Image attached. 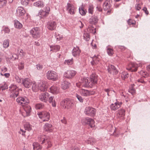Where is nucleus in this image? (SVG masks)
Returning <instances> with one entry per match:
<instances>
[{"label":"nucleus","mask_w":150,"mask_h":150,"mask_svg":"<svg viewBox=\"0 0 150 150\" xmlns=\"http://www.w3.org/2000/svg\"><path fill=\"white\" fill-rule=\"evenodd\" d=\"M97 76L96 74H93L90 78H83L81 82V85L85 87H92L97 83Z\"/></svg>","instance_id":"f257e3e1"},{"label":"nucleus","mask_w":150,"mask_h":150,"mask_svg":"<svg viewBox=\"0 0 150 150\" xmlns=\"http://www.w3.org/2000/svg\"><path fill=\"white\" fill-rule=\"evenodd\" d=\"M16 101L19 103L20 105L22 106H26L24 108L28 115H29L31 112V108L30 106L27 105L29 103V100L26 97H20L18 98L16 100Z\"/></svg>","instance_id":"f03ea898"},{"label":"nucleus","mask_w":150,"mask_h":150,"mask_svg":"<svg viewBox=\"0 0 150 150\" xmlns=\"http://www.w3.org/2000/svg\"><path fill=\"white\" fill-rule=\"evenodd\" d=\"M38 139L40 143L41 144H44L47 148L51 147L52 146L50 138L48 136L44 135H39Z\"/></svg>","instance_id":"7ed1b4c3"},{"label":"nucleus","mask_w":150,"mask_h":150,"mask_svg":"<svg viewBox=\"0 0 150 150\" xmlns=\"http://www.w3.org/2000/svg\"><path fill=\"white\" fill-rule=\"evenodd\" d=\"M60 105L64 109H69L73 107L74 101L67 98L64 99L61 101Z\"/></svg>","instance_id":"20e7f679"},{"label":"nucleus","mask_w":150,"mask_h":150,"mask_svg":"<svg viewBox=\"0 0 150 150\" xmlns=\"http://www.w3.org/2000/svg\"><path fill=\"white\" fill-rule=\"evenodd\" d=\"M9 88V90L11 92L10 97L13 98L16 97L18 95L19 90H21L17 87L16 85L13 84H11Z\"/></svg>","instance_id":"39448f33"},{"label":"nucleus","mask_w":150,"mask_h":150,"mask_svg":"<svg viewBox=\"0 0 150 150\" xmlns=\"http://www.w3.org/2000/svg\"><path fill=\"white\" fill-rule=\"evenodd\" d=\"M38 115L40 118L42 119L43 122L48 121L50 119V113L46 111L38 112Z\"/></svg>","instance_id":"423d86ee"},{"label":"nucleus","mask_w":150,"mask_h":150,"mask_svg":"<svg viewBox=\"0 0 150 150\" xmlns=\"http://www.w3.org/2000/svg\"><path fill=\"white\" fill-rule=\"evenodd\" d=\"M46 76L49 80L53 81L56 80L58 78L57 74L53 71H49L46 73Z\"/></svg>","instance_id":"0eeeda50"},{"label":"nucleus","mask_w":150,"mask_h":150,"mask_svg":"<svg viewBox=\"0 0 150 150\" xmlns=\"http://www.w3.org/2000/svg\"><path fill=\"white\" fill-rule=\"evenodd\" d=\"M85 114L89 116H94L96 113V109L91 107H86L84 111Z\"/></svg>","instance_id":"6e6552de"},{"label":"nucleus","mask_w":150,"mask_h":150,"mask_svg":"<svg viewBox=\"0 0 150 150\" xmlns=\"http://www.w3.org/2000/svg\"><path fill=\"white\" fill-rule=\"evenodd\" d=\"M30 33L33 38H38L40 37V30L38 27L32 28L30 30Z\"/></svg>","instance_id":"1a4fd4ad"},{"label":"nucleus","mask_w":150,"mask_h":150,"mask_svg":"<svg viewBox=\"0 0 150 150\" xmlns=\"http://www.w3.org/2000/svg\"><path fill=\"white\" fill-rule=\"evenodd\" d=\"M82 122L84 124L88 125L91 128L95 126L94 120L88 117H86L83 119L81 120Z\"/></svg>","instance_id":"9d476101"},{"label":"nucleus","mask_w":150,"mask_h":150,"mask_svg":"<svg viewBox=\"0 0 150 150\" xmlns=\"http://www.w3.org/2000/svg\"><path fill=\"white\" fill-rule=\"evenodd\" d=\"M45 10H41L39 11L38 16H40L41 18H44L46 17L49 14V12L50 10V8L49 7H47L45 8Z\"/></svg>","instance_id":"9b49d317"},{"label":"nucleus","mask_w":150,"mask_h":150,"mask_svg":"<svg viewBox=\"0 0 150 150\" xmlns=\"http://www.w3.org/2000/svg\"><path fill=\"white\" fill-rule=\"evenodd\" d=\"M76 73V71L74 70H68L64 73V76L66 78L70 79L73 77L75 76Z\"/></svg>","instance_id":"f8f14e48"},{"label":"nucleus","mask_w":150,"mask_h":150,"mask_svg":"<svg viewBox=\"0 0 150 150\" xmlns=\"http://www.w3.org/2000/svg\"><path fill=\"white\" fill-rule=\"evenodd\" d=\"M33 83L29 78H25L22 80V84L26 88H29L32 85Z\"/></svg>","instance_id":"ddd939ff"},{"label":"nucleus","mask_w":150,"mask_h":150,"mask_svg":"<svg viewBox=\"0 0 150 150\" xmlns=\"http://www.w3.org/2000/svg\"><path fill=\"white\" fill-rule=\"evenodd\" d=\"M107 70L109 73H112L113 75L117 74L118 72V71L116 69L115 67L112 65H109L108 66Z\"/></svg>","instance_id":"4468645a"},{"label":"nucleus","mask_w":150,"mask_h":150,"mask_svg":"<svg viewBox=\"0 0 150 150\" xmlns=\"http://www.w3.org/2000/svg\"><path fill=\"white\" fill-rule=\"evenodd\" d=\"M56 25L57 23L55 21H50L47 23L46 27L48 29L52 30L55 29Z\"/></svg>","instance_id":"2eb2a0df"},{"label":"nucleus","mask_w":150,"mask_h":150,"mask_svg":"<svg viewBox=\"0 0 150 150\" xmlns=\"http://www.w3.org/2000/svg\"><path fill=\"white\" fill-rule=\"evenodd\" d=\"M49 96V94L47 93H42L39 96V100L44 102H46L48 100Z\"/></svg>","instance_id":"dca6fc26"},{"label":"nucleus","mask_w":150,"mask_h":150,"mask_svg":"<svg viewBox=\"0 0 150 150\" xmlns=\"http://www.w3.org/2000/svg\"><path fill=\"white\" fill-rule=\"evenodd\" d=\"M72 54L75 57L79 56L81 53V50L78 47H74L72 51Z\"/></svg>","instance_id":"f3484780"},{"label":"nucleus","mask_w":150,"mask_h":150,"mask_svg":"<svg viewBox=\"0 0 150 150\" xmlns=\"http://www.w3.org/2000/svg\"><path fill=\"white\" fill-rule=\"evenodd\" d=\"M81 95L84 96H87L93 94L94 93L91 91L82 89L80 90Z\"/></svg>","instance_id":"a211bd4d"},{"label":"nucleus","mask_w":150,"mask_h":150,"mask_svg":"<svg viewBox=\"0 0 150 150\" xmlns=\"http://www.w3.org/2000/svg\"><path fill=\"white\" fill-rule=\"evenodd\" d=\"M25 9L21 7H18L17 9L16 14L18 16H23L25 14Z\"/></svg>","instance_id":"6ab92c4d"},{"label":"nucleus","mask_w":150,"mask_h":150,"mask_svg":"<svg viewBox=\"0 0 150 150\" xmlns=\"http://www.w3.org/2000/svg\"><path fill=\"white\" fill-rule=\"evenodd\" d=\"M67 10L71 14H73L74 13L75 8L73 5L68 3L67 6Z\"/></svg>","instance_id":"aec40b11"},{"label":"nucleus","mask_w":150,"mask_h":150,"mask_svg":"<svg viewBox=\"0 0 150 150\" xmlns=\"http://www.w3.org/2000/svg\"><path fill=\"white\" fill-rule=\"evenodd\" d=\"M50 89V92L54 94H57L59 92V88L55 85L52 86Z\"/></svg>","instance_id":"412c9836"},{"label":"nucleus","mask_w":150,"mask_h":150,"mask_svg":"<svg viewBox=\"0 0 150 150\" xmlns=\"http://www.w3.org/2000/svg\"><path fill=\"white\" fill-rule=\"evenodd\" d=\"M38 90L42 91H45L47 90L46 85L42 81H40L39 83Z\"/></svg>","instance_id":"4be33fe9"},{"label":"nucleus","mask_w":150,"mask_h":150,"mask_svg":"<svg viewBox=\"0 0 150 150\" xmlns=\"http://www.w3.org/2000/svg\"><path fill=\"white\" fill-rule=\"evenodd\" d=\"M138 68L137 65L135 63H132L129 66L127 69L131 71H136L137 70Z\"/></svg>","instance_id":"5701e85b"},{"label":"nucleus","mask_w":150,"mask_h":150,"mask_svg":"<svg viewBox=\"0 0 150 150\" xmlns=\"http://www.w3.org/2000/svg\"><path fill=\"white\" fill-rule=\"evenodd\" d=\"M111 2L112 0H106L103 5V7L104 10H106L110 8L111 6L110 3Z\"/></svg>","instance_id":"b1692460"},{"label":"nucleus","mask_w":150,"mask_h":150,"mask_svg":"<svg viewBox=\"0 0 150 150\" xmlns=\"http://www.w3.org/2000/svg\"><path fill=\"white\" fill-rule=\"evenodd\" d=\"M44 130L45 131L51 132L52 131L53 128L52 125L48 123H46L44 126Z\"/></svg>","instance_id":"393cba45"},{"label":"nucleus","mask_w":150,"mask_h":150,"mask_svg":"<svg viewBox=\"0 0 150 150\" xmlns=\"http://www.w3.org/2000/svg\"><path fill=\"white\" fill-rule=\"evenodd\" d=\"M125 110L123 109H121L118 111L117 114L116 116L117 118H120L121 117L122 119L123 117L125 115Z\"/></svg>","instance_id":"a878e982"},{"label":"nucleus","mask_w":150,"mask_h":150,"mask_svg":"<svg viewBox=\"0 0 150 150\" xmlns=\"http://www.w3.org/2000/svg\"><path fill=\"white\" fill-rule=\"evenodd\" d=\"M98 19L97 16H93L89 20V22L91 24H95L98 22Z\"/></svg>","instance_id":"bb28decb"},{"label":"nucleus","mask_w":150,"mask_h":150,"mask_svg":"<svg viewBox=\"0 0 150 150\" xmlns=\"http://www.w3.org/2000/svg\"><path fill=\"white\" fill-rule=\"evenodd\" d=\"M110 108L112 110L115 111L120 107V105L117 104V102L112 103L110 105Z\"/></svg>","instance_id":"cd10ccee"},{"label":"nucleus","mask_w":150,"mask_h":150,"mask_svg":"<svg viewBox=\"0 0 150 150\" xmlns=\"http://www.w3.org/2000/svg\"><path fill=\"white\" fill-rule=\"evenodd\" d=\"M51 48L50 51L53 52H56L59 50L60 46L59 45H52L50 46Z\"/></svg>","instance_id":"c85d7f7f"},{"label":"nucleus","mask_w":150,"mask_h":150,"mask_svg":"<svg viewBox=\"0 0 150 150\" xmlns=\"http://www.w3.org/2000/svg\"><path fill=\"white\" fill-rule=\"evenodd\" d=\"M34 6L39 8H42L44 6L43 2L42 1H38L33 4Z\"/></svg>","instance_id":"c756f323"},{"label":"nucleus","mask_w":150,"mask_h":150,"mask_svg":"<svg viewBox=\"0 0 150 150\" xmlns=\"http://www.w3.org/2000/svg\"><path fill=\"white\" fill-rule=\"evenodd\" d=\"M98 56L94 55L93 57V61H91V63L92 65H93L94 64H98L99 61V59L98 57Z\"/></svg>","instance_id":"7c9ffc66"},{"label":"nucleus","mask_w":150,"mask_h":150,"mask_svg":"<svg viewBox=\"0 0 150 150\" xmlns=\"http://www.w3.org/2000/svg\"><path fill=\"white\" fill-rule=\"evenodd\" d=\"M69 83L67 81H64L62 83V88L64 90L69 88Z\"/></svg>","instance_id":"2f4dec72"},{"label":"nucleus","mask_w":150,"mask_h":150,"mask_svg":"<svg viewBox=\"0 0 150 150\" xmlns=\"http://www.w3.org/2000/svg\"><path fill=\"white\" fill-rule=\"evenodd\" d=\"M14 25L15 28L20 29L22 27V25L18 20H15L14 21Z\"/></svg>","instance_id":"473e14b6"},{"label":"nucleus","mask_w":150,"mask_h":150,"mask_svg":"<svg viewBox=\"0 0 150 150\" xmlns=\"http://www.w3.org/2000/svg\"><path fill=\"white\" fill-rule=\"evenodd\" d=\"M32 125L29 122H26L24 124V128L25 130L30 131L32 129Z\"/></svg>","instance_id":"72a5a7b5"},{"label":"nucleus","mask_w":150,"mask_h":150,"mask_svg":"<svg viewBox=\"0 0 150 150\" xmlns=\"http://www.w3.org/2000/svg\"><path fill=\"white\" fill-rule=\"evenodd\" d=\"M86 142L87 144L92 145L95 144L96 141V140L93 138L89 137Z\"/></svg>","instance_id":"f704fd0d"},{"label":"nucleus","mask_w":150,"mask_h":150,"mask_svg":"<svg viewBox=\"0 0 150 150\" xmlns=\"http://www.w3.org/2000/svg\"><path fill=\"white\" fill-rule=\"evenodd\" d=\"M33 149L35 150H41L42 147L38 143H35L33 144Z\"/></svg>","instance_id":"c9c22d12"},{"label":"nucleus","mask_w":150,"mask_h":150,"mask_svg":"<svg viewBox=\"0 0 150 150\" xmlns=\"http://www.w3.org/2000/svg\"><path fill=\"white\" fill-rule=\"evenodd\" d=\"M107 51L108 54L110 56H112L114 53L113 50L112 49L110 48L109 46L106 47Z\"/></svg>","instance_id":"e433bc0d"},{"label":"nucleus","mask_w":150,"mask_h":150,"mask_svg":"<svg viewBox=\"0 0 150 150\" xmlns=\"http://www.w3.org/2000/svg\"><path fill=\"white\" fill-rule=\"evenodd\" d=\"M44 105L42 103H39L35 105V107L36 109H41L44 107Z\"/></svg>","instance_id":"4c0bfd02"},{"label":"nucleus","mask_w":150,"mask_h":150,"mask_svg":"<svg viewBox=\"0 0 150 150\" xmlns=\"http://www.w3.org/2000/svg\"><path fill=\"white\" fill-rule=\"evenodd\" d=\"M49 98V101L50 103H52V105L53 107L56 106V104L55 101L54 100H53L54 96H51L50 97H48Z\"/></svg>","instance_id":"58836bf2"},{"label":"nucleus","mask_w":150,"mask_h":150,"mask_svg":"<svg viewBox=\"0 0 150 150\" xmlns=\"http://www.w3.org/2000/svg\"><path fill=\"white\" fill-rule=\"evenodd\" d=\"M32 89L35 92H37L38 90L39 84L38 85L35 83H33Z\"/></svg>","instance_id":"ea45409f"},{"label":"nucleus","mask_w":150,"mask_h":150,"mask_svg":"<svg viewBox=\"0 0 150 150\" xmlns=\"http://www.w3.org/2000/svg\"><path fill=\"white\" fill-rule=\"evenodd\" d=\"M9 40L8 39L5 40L3 42V47L4 48H7L9 46Z\"/></svg>","instance_id":"a19ab883"},{"label":"nucleus","mask_w":150,"mask_h":150,"mask_svg":"<svg viewBox=\"0 0 150 150\" xmlns=\"http://www.w3.org/2000/svg\"><path fill=\"white\" fill-rule=\"evenodd\" d=\"M139 74L145 78L148 77L149 76V74L147 72L143 71H140Z\"/></svg>","instance_id":"79ce46f5"},{"label":"nucleus","mask_w":150,"mask_h":150,"mask_svg":"<svg viewBox=\"0 0 150 150\" xmlns=\"http://www.w3.org/2000/svg\"><path fill=\"white\" fill-rule=\"evenodd\" d=\"M73 59L71 58V59H69L67 60H65L64 63L68 65H71L73 64Z\"/></svg>","instance_id":"37998d69"},{"label":"nucleus","mask_w":150,"mask_h":150,"mask_svg":"<svg viewBox=\"0 0 150 150\" xmlns=\"http://www.w3.org/2000/svg\"><path fill=\"white\" fill-rule=\"evenodd\" d=\"M129 76V74L126 72H123L121 75L122 79L124 80L127 78Z\"/></svg>","instance_id":"c03bdc74"},{"label":"nucleus","mask_w":150,"mask_h":150,"mask_svg":"<svg viewBox=\"0 0 150 150\" xmlns=\"http://www.w3.org/2000/svg\"><path fill=\"white\" fill-rule=\"evenodd\" d=\"M79 11L80 13L82 15L84 16L85 15L86 13V10H84L83 8H79Z\"/></svg>","instance_id":"a18cd8bd"},{"label":"nucleus","mask_w":150,"mask_h":150,"mask_svg":"<svg viewBox=\"0 0 150 150\" xmlns=\"http://www.w3.org/2000/svg\"><path fill=\"white\" fill-rule=\"evenodd\" d=\"M93 7L92 5H89L88 8V12L89 13L92 14L93 12Z\"/></svg>","instance_id":"49530a36"},{"label":"nucleus","mask_w":150,"mask_h":150,"mask_svg":"<svg viewBox=\"0 0 150 150\" xmlns=\"http://www.w3.org/2000/svg\"><path fill=\"white\" fill-rule=\"evenodd\" d=\"M84 39L86 41H88L90 39L89 35L87 33H84L83 34Z\"/></svg>","instance_id":"de8ad7c7"},{"label":"nucleus","mask_w":150,"mask_h":150,"mask_svg":"<svg viewBox=\"0 0 150 150\" xmlns=\"http://www.w3.org/2000/svg\"><path fill=\"white\" fill-rule=\"evenodd\" d=\"M28 0H21V3L24 6H27L29 4Z\"/></svg>","instance_id":"09e8293b"},{"label":"nucleus","mask_w":150,"mask_h":150,"mask_svg":"<svg viewBox=\"0 0 150 150\" xmlns=\"http://www.w3.org/2000/svg\"><path fill=\"white\" fill-rule=\"evenodd\" d=\"M76 97L78 99V100H79V101L81 103H83V99L80 96V95L76 94Z\"/></svg>","instance_id":"8fccbe9b"},{"label":"nucleus","mask_w":150,"mask_h":150,"mask_svg":"<svg viewBox=\"0 0 150 150\" xmlns=\"http://www.w3.org/2000/svg\"><path fill=\"white\" fill-rule=\"evenodd\" d=\"M128 91L132 95H134L135 93V92H136V91H135V89L133 87L130 88L129 89Z\"/></svg>","instance_id":"3c124183"},{"label":"nucleus","mask_w":150,"mask_h":150,"mask_svg":"<svg viewBox=\"0 0 150 150\" xmlns=\"http://www.w3.org/2000/svg\"><path fill=\"white\" fill-rule=\"evenodd\" d=\"M15 79L16 82L18 83H21V79L18 76L16 75Z\"/></svg>","instance_id":"603ef678"},{"label":"nucleus","mask_w":150,"mask_h":150,"mask_svg":"<svg viewBox=\"0 0 150 150\" xmlns=\"http://www.w3.org/2000/svg\"><path fill=\"white\" fill-rule=\"evenodd\" d=\"M3 31L5 33H9L10 32V30L7 27H5L3 29Z\"/></svg>","instance_id":"864d4df0"},{"label":"nucleus","mask_w":150,"mask_h":150,"mask_svg":"<svg viewBox=\"0 0 150 150\" xmlns=\"http://www.w3.org/2000/svg\"><path fill=\"white\" fill-rule=\"evenodd\" d=\"M6 3V0H0V6H3Z\"/></svg>","instance_id":"5fc2aeb1"},{"label":"nucleus","mask_w":150,"mask_h":150,"mask_svg":"<svg viewBox=\"0 0 150 150\" xmlns=\"http://www.w3.org/2000/svg\"><path fill=\"white\" fill-rule=\"evenodd\" d=\"M36 66L37 69L38 70H41L43 68V66L40 64H37Z\"/></svg>","instance_id":"6e6d98bb"},{"label":"nucleus","mask_w":150,"mask_h":150,"mask_svg":"<svg viewBox=\"0 0 150 150\" xmlns=\"http://www.w3.org/2000/svg\"><path fill=\"white\" fill-rule=\"evenodd\" d=\"M18 68L20 70L24 68V65L23 62H21L19 64Z\"/></svg>","instance_id":"4d7b16f0"},{"label":"nucleus","mask_w":150,"mask_h":150,"mask_svg":"<svg viewBox=\"0 0 150 150\" xmlns=\"http://www.w3.org/2000/svg\"><path fill=\"white\" fill-rule=\"evenodd\" d=\"M137 82L142 83H145V82L144 81L143 77H141L140 79H138L137 80Z\"/></svg>","instance_id":"13d9d810"},{"label":"nucleus","mask_w":150,"mask_h":150,"mask_svg":"<svg viewBox=\"0 0 150 150\" xmlns=\"http://www.w3.org/2000/svg\"><path fill=\"white\" fill-rule=\"evenodd\" d=\"M18 57L16 54H13L12 56V57H11V59H13V60H15L18 59Z\"/></svg>","instance_id":"bf43d9fd"},{"label":"nucleus","mask_w":150,"mask_h":150,"mask_svg":"<svg viewBox=\"0 0 150 150\" xmlns=\"http://www.w3.org/2000/svg\"><path fill=\"white\" fill-rule=\"evenodd\" d=\"M1 88L2 91H3L6 89L7 88V87L6 84H4V85H2L1 87Z\"/></svg>","instance_id":"052dcab7"},{"label":"nucleus","mask_w":150,"mask_h":150,"mask_svg":"<svg viewBox=\"0 0 150 150\" xmlns=\"http://www.w3.org/2000/svg\"><path fill=\"white\" fill-rule=\"evenodd\" d=\"M127 23L129 25H130L132 24L133 25L134 24V22H132L131 19H129L127 21Z\"/></svg>","instance_id":"680f3d73"},{"label":"nucleus","mask_w":150,"mask_h":150,"mask_svg":"<svg viewBox=\"0 0 150 150\" xmlns=\"http://www.w3.org/2000/svg\"><path fill=\"white\" fill-rule=\"evenodd\" d=\"M135 8L137 10H139L141 8L140 5L139 4H137L135 5Z\"/></svg>","instance_id":"e2e57ef3"},{"label":"nucleus","mask_w":150,"mask_h":150,"mask_svg":"<svg viewBox=\"0 0 150 150\" xmlns=\"http://www.w3.org/2000/svg\"><path fill=\"white\" fill-rule=\"evenodd\" d=\"M145 12V13L147 15L149 13V12L147 10V8L146 7H144L142 9Z\"/></svg>","instance_id":"0e129e2a"},{"label":"nucleus","mask_w":150,"mask_h":150,"mask_svg":"<svg viewBox=\"0 0 150 150\" xmlns=\"http://www.w3.org/2000/svg\"><path fill=\"white\" fill-rule=\"evenodd\" d=\"M104 91L105 92H106L107 93V95L109 96V93L110 91H111V90L109 88L105 89Z\"/></svg>","instance_id":"69168bd1"},{"label":"nucleus","mask_w":150,"mask_h":150,"mask_svg":"<svg viewBox=\"0 0 150 150\" xmlns=\"http://www.w3.org/2000/svg\"><path fill=\"white\" fill-rule=\"evenodd\" d=\"M96 8L98 10L99 12H101L102 10L101 8L99 6H97L96 7Z\"/></svg>","instance_id":"338daca9"},{"label":"nucleus","mask_w":150,"mask_h":150,"mask_svg":"<svg viewBox=\"0 0 150 150\" xmlns=\"http://www.w3.org/2000/svg\"><path fill=\"white\" fill-rule=\"evenodd\" d=\"M10 74L9 73H5L4 74V76L6 78H8L10 76Z\"/></svg>","instance_id":"774afa93"}]
</instances>
